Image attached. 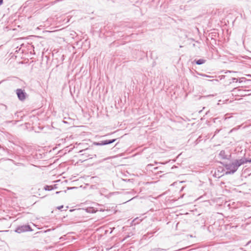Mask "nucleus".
Masks as SVG:
<instances>
[{
  "label": "nucleus",
  "instance_id": "f257e3e1",
  "mask_svg": "<svg viewBox=\"0 0 251 251\" xmlns=\"http://www.w3.org/2000/svg\"><path fill=\"white\" fill-rule=\"evenodd\" d=\"M225 168L227 170L226 174H233L238 169L235 161L231 163H222Z\"/></svg>",
  "mask_w": 251,
  "mask_h": 251
},
{
  "label": "nucleus",
  "instance_id": "f03ea898",
  "mask_svg": "<svg viewBox=\"0 0 251 251\" xmlns=\"http://www.w3.org/2000/svg\"><path fill=\"white\" fill-rule=\"evenodd\" d=\"M79 152L81 153V155H85V156L88 157L90 158H92V156H94L95 157H96L95 152L92 148H87L85 150H81Z\"/></svg>",
  "mask_w": 251,
  "mask_h": 251
},
{
  "label": "nucleus",
  "instance_id": "7ed1b4c3",
  "mask_svg": "<svg viewBox=\"0 0 251 251\" xmlns=\"http://www.w3.org/2000/svg\"><path fill=\"white\" fill-rule=\"evenodd\" d=\"M32 230V229L29 225H25L19 226H17L16 228L15 231L18 233H21L25 232L31 231Z\"/></svg>",
  "mask_w": 251,
  "mask_h": 251
},
{
  "label": "nucleus",
  "instance_id": "20e7f679",
  "mask_svg": "<svg viewBox=\"0 0 251 251\" xmlns=\"http://www.w3.org/2000/svg\"><path fill=\"white\" fill-rule=\"evenodd\" d=\"M16 92L20 100L23 101L25 100L27 95L24 90H22V89H17L16 90Z\"/></svg>",
  "mask_w": 251,
  "mask_h": 251
},
{
  "label": "nucleus",
  "instance_id": "39448f33",
  "mask_svg": "<svg viewBox=\"0 0 251 251\" xmlns=\"http://www.w3.org/2000/svg\"><path fill=\"white\" fill-rule=\"evenodd\" d=\"M117 140V139H113L111 140H106L104 141H101L99 142H94L93 143V145L95 146L106 145L115 142Z\"/></svg>",
  "mask_w": 251,
  "mask_h": 251
},
{
  "label": "nucleus",
  "instance_id": "423d86ee",
  "mask_svg": "<svg viewBox=\"0 0 251 251\" xmlns=\"http://www.w3.org/2000/svg\"><path fill=\"white\" fill-rule=\"evenodd\" d=\"M234 161L238 168L242 165L248 162V159L245 157H242L240 159H236Z\"/></svg>",
  "mask_w": 251,
  "mask_h": 251
},
{
  "label": "nucleus",
  "instance_id": "0eeeda50",
  "mask_svg": "<svg viewBox=\"0 0 251 251\" xmlns=\"http://www.w3.org/2000/svg\"><path fill=\"white\" fill-rule=\"evenodd\" d=\"M245 90L239 89L238 88H234L233 90V94H235V95H238L239 96H242L244 95L243 93L244 92Z\"/></svg>",
  "mask_w": 251,
  "mask_h": 251
},
{
  "label": "nucleus",
  "instance_id": "6e6552de",
  "mask_svg": "<svg viewBox=\"0 0 251 251\" xmlns=\"http://www.w3.org/2000/svg\"><path fill=\"white\" fill-rule=\"evenodd\" d=\"M86 211L88 213H96L97 211H98V208L96 209V208H95L94 207H90L87 208L86 209Z\"/></svg>",
  "mask_w": 251,
  "mask_h": 251
},
{
  "label": "nucleus",
  "instance_id": "1a4fd4ad",
  "mask_svg": "<svg viewBox=\"0 0 251 251\" xmlns=\"http://www.w3.org/2000/svg\"><path fill=\"white\" fill-rule=\"evenodd\" d=\"M219 157L223 159H227V155H226L225 151L224 150L221 151L219 153Z\"/></svg>",
  "mask_w": 251,
  "mask_h": 251
},
{
  "label": "nucleus",
  "instance_id": "9d476101",
  "mask_svg": "<svg viewBox=\"0 0 251 251\" xmlns=\"http://www.w3.org/2000/svg\"><path fill=\"white\" fill-rule=\"evenodd\" d=\"M194 61L195 62L197 65H201L204 64L206 60L203 59H200L198 60H195Z\"/></svg>",
  "mask_w": 251,
  "mask_h": 251
},
{
  "label": "nucleus",
  "instance_id": "9b49d317",
  "mask_svg": "<svg viewBox=\"0 0 251 251\" xmlns=\"http://www.w3.org/2000/svg\"><path fill=\"white\" fill-rule=\"evenodd\" d=\"M44 189L46 191H50L54 189V187L52 185H46L44 186Z\"/></svg>",
  "mask_w": 251,
  "mask_h": 251
},
{
  "label": "nucleus",
  "instance_id": "f8f14e48",
  "mask_svg": "<svg viewBox=\"0 0 251 251\" xmlns=\"http://www.w3.org/2000/svg\"><path fill=\"white\" fill-rule=\"evenodd\" d=\"M154 251H168L169 249H163L161 248H155L153 249Z\"/></svg>",
  "mask_w": 251,
  "mask_h": 251
},
{
  "label": "nucleus",
  "instance_id": "ddd939ff",
  "mask_svg": "<svg viewBox=\"0 0 251 251\" xmlns=\"http://www.w3.org/2000/svg\"><path fill=\"white\" fill-rule=\"evenodd\" d=\"M0 106L1 107V109H4L5 110L7 109V106L4 104H1Z\"/></svg>",
  "mask_w": 251,
  "mask_h": 251
},
{
  "label": "nucleus",
  "instance_id": "4468645a",
  "mask_svg": "<svg viewBox=\"0 0 251 251\" xmlns=\"http://www.w3.org/2000/svg\"><path fill=\"white\" fill-rule=\"evenodd\" d=\"M62 0H55L54 1H53V2H52V4L56 3L58 2H59V1H62Z\"/></svg>",
  "mask_w": 251,
  "mask_h": 251
},
{
  "label": "nucleus",
  "instance_id": "2eb2a0df",
  "mask_svg": "<svg viewBox=\"0 0 251 251\" xmlns=\"http://www.w3.org/2000/svg\"><path fill=\"white\" fill-rule=\"evenodd\" d=\"M232 80H233V82H234V81L237 82V78H232Z\"/></svg>",
  "mask_w": 251,
  "mask_h": 251
},
{
  "label": "nucleus",
  "instance_id": "dca6fc26",
  "mask_svg": "<svg viewBox=\"0 0 251 251\" xmlns=\"http://www.w3.org/2000/svg\"><path fill=\"white\" fill-rule=\"evenodd\" d=\"M62 208H63V205H61L57 207L58 209H61Z\"/></svg>",
  "mask_w": 251,
  "mask_h": 251
},
{
  "label": "nucleus",
  "instance_id": "f3484780",
  "mask_svg": "<svg viewBox=\"0 0 251 251\" xmlns=\"http://www.w3.org/2000/svg\"><path fill=\"white\" fill-rule=\"evenodd\" d=\"M220 129H217V130L215 131V134H217L218 133H219V131H220Z\"/></svg>",
  "mask_w": 251,
  "mask_h": 251
},
{
  "label": "nucleus",
  "instance_id": "a211bd4d",
  "mask_svg": "<svg viewBox=\"0 0 251 251\" xmlns=\"http://www.w3.org/2000/svg\"><path fill=\"white\" fill-rule=\"evenodd\" d=\"M3 0H0V5L3 3Z\"/></svg>",
  "mask_w": 251,
  "mask_h": 251
},
{
  "label": "nucleus",
  "instance_id": "6ab92c4d",
  "mask_svg": "<svg viewBox=\"0 0 251 251\" xmlns=\"http://www.w3.org/2000/svg\"><path fill=\"white\" fill-rule=\"evenodd\" d=\"M52 186L54 187V189L57 188V187L56 185H52Z\"/></svg>",
  "mask_w": 251,
  "mask_h": 251
},
{
  "label": "nucleus",
  "instance_id": "aec40b11",
  "mask_svg": "<svg viewBox=\"0 0 251 251\" xmlns=\"http://www.w3.org/2000/svg\"><path fill=\"white\" fill-rule=\"evenodd\" d=\"M98 211H104V210L102 208H100V209H98Z\"/></svg>",
  "mask_w": 251,
  "mask_h": 251
},
{
  "label": "nucleus",
  "instance_id": "412c9836",
  "mask_svg": "<svg viewBox=\"0 0 251 251\" xmlns=\"http://www.w3.org/2000/svg\"><path fill=\"white\" fill-rule=\"evenodd\" d=\"M248 162H249V163H251V158H250V159H248Z\"/></svg>",
  "mask_w": 251,
  "mask_h": 251
},
{
  "label": "nucleus",
  "instance_id": "4be33fe9",
  "mask_svg": "<svg viewBox=\"0 0 251 251\" xmlns=\"http://www.w3.org/2000/svg\"><path fill=\"white\" fill-rule=\"evenodd\" d=\"M217 119V118H214V119H213V122H214V123H215V122H216V120Z\"/></svg>",
  "mask_w": 251,
  "mask_h": 251
},
{
  "label": "nucleus",
  "instance_id": "5701e85b",
  "mask_svg": "<svg viewBox=\"0 0 251 251\" xmlns=\"http://www.w3.org/2000/svg\"><path fill=\"white\" fill-rule=\"evenodd\" d=\"M60 193V191H57V192H56V193H56V194H59V193Z\"/></svg>",
  "mask_w": 251,
  "mask_h": 251
},
{
  "label": "nucleus",
  "instance_id": "b1692460",
  "mask_svg": "<svg viewBox=\"0 0 251 251\" xmlns=\"http://www.w3.org/2000/svg\"><path fill=\"white\" fill-rule=\"evenodd\" d=\"M112 194H113V193H109V195H110V196L112 195Z\"/></svg>",
  "mask_w": 251,
  "mask_h": 251
},
{
  "label": "nucleus",
  "instance_id": "393cba45",
  "mask_svg": "<svg viewBox=\"0 0 251 251\" xmlns=\"http://www.w3.org/2000/svg\"><path fill=\"white\" fill-rule=\"evenodd\" d=\"M182 249H181V250H182ZM180 250H181V249H178V251H180ZM176 251H177V250Z\"/></svg>",
  "mask_w": 251,
  "mask_h": 251
}]
</instances>
